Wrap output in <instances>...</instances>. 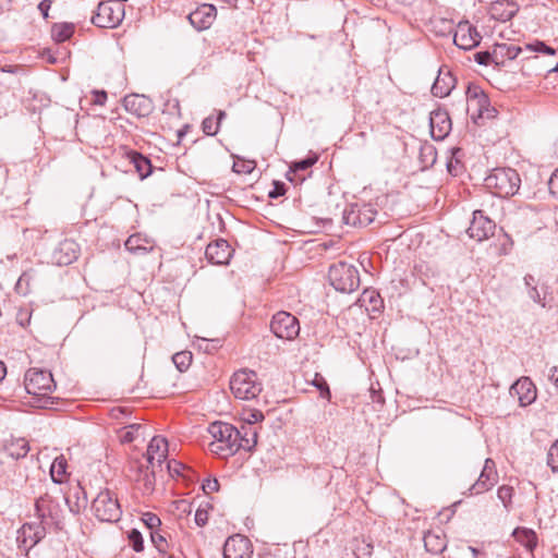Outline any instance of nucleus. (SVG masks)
<instances>
[{
	"label": "nucleus",
	"instance_id": "f257e3e1",
	"mask_svg": "<svg viewBox=\"0 0 558 558\" xmlns=\"http://www.w3.org/2000/svg\"><path fill=\"white\" fill-rule=\"evenodd\" d=\"M208 433L213 437L209 444L211 452L227 458L236 453L235 441L240 439V430L225 422H214L208 426Z\"/></svg>",
	"mask_w": 558,
	"mask_h": 558
},
{
	"label": "nucleus",
	"instance_id": "f03ea898",
	"mask_svg": "<svg viewBox=\"0 0 558 558\" xmlns=\"http://www.w3.org/2000/svg\"><path fill=\"white\" fill-rule=\"evenodd\" d=\"M521 178L512 168H495L486 178L485 186L499 197H510L518 193Z\"/></svg>",
	"mask_w": 558,
	"mask_h": 558
},
{
	"label": "nucleus",
	"instance_id": "7ed1b4c3",
	"mask_svg": "<svg viewBox=\"0 0 558 558\" xmlns=\"http://www.w3.org/2000/svg\"><path fill=\"white\" fill-rule=\"evenodd\" d=\"M329 283L339 292L352 293L361 283L357 268L345 262L332 264L328 270Z\"/></svg>",
	"mask_w": 558,
	"mask_h": 558
},
{
	"label": "nucleus",
	"instance_id": "20e7f679",
	"mask_svg": "<svg viewBox=\"0 0 558 558\" xmlns=\"http://www.w3.org/2000/svg\"><path fill=\"white\" fill-rule=\"evenodd\" d=\"M35 512L39 521L48 527L62 529L64 512L60 502L52 497L51 492H45L44 496L35 498Z\"/></svg>",
	"mask_w": 558,
	"mask_h": 558
},
{
	"label": "nucleus",
	"instance_id": "39448f33",
	"mask_svg": "<svg viewBox=\"0 0 558 558\" xmlns=\"http://www.w3.org/2000/svg\"><path fill=\"white\" fill-rule=\"evenodd\" d=\"M230 389L236 399L253 400L262 392V384L255 372L240 369L232 375Z\"/></svg>",
	"mask_w": 558,
	"mask_h": 558
},
{
	"label": "nucleus",
	"instance_id": "423d86ee",
	"mask_svg": "<svg viewBox=\"0 0 558 558\" xmlns=\"http://www.w3.org/2000/svg\"><path fill=\"white\" fill-rule=\"evenodd\" d=\"M92 510L94 515L101 522H117L122 514L118 499L109 489L98 493L92 502Z\"/></svg>",
	"mask_w": 558,
	"mask_h": 558
},
{
	"label": "nucleus",
	"instance_id": "0eeeda50",
	"mask_svg": "<svg viewBox=\"0 0 558 558\" xmlns=\"http://www.w3.org/2000/svg\"><path fill=\"white\" fill-rule=\"evenodd\" d=\"M124 17V4L113 0L99 2L92 23L100 28H114Z\"/></svg>",
	"mask_w": 558,
	"mask_h": 558
},
{
	"label": "nucleus",
	"instance_id": "6e6552de",
	"mask_svg": "<svg viewBox=\"0 0 558 558\" xmlns=\"http://www.w3.org/2000/svg\"><path fill=\"white\" fill-rule=\"evenodd\" d=\"M24 387L27 393L46 398L54 390L56 383L49 371L29 368L25 373Z\"/></svg>",
	"mask_w": 558,
	"mask_h": 558
},
{
	"label": "nucleus",
	"instance_id": "1a4fd4ad",
	"mask_svg": "<svg viewBox=\"0 0 558 558\" xmlns=\"http://www.w3.org/2000/svg\"><path fill=\"white\" fill-rule=\"evenodd\" d=\"M376 215L371 204H351L343 210L342 220L348 226L363 228L371 225Z\"/></svg>",
	"mask_w": 558,
	"mask_h": 558
},
{
	"label": "nucleus",
	"instance_id": "9d476101",
	"mask_svg": "<svg viewBox=\"0 0 558 558\" xmlns=\"http://www.w3.org/2000/svg\"><path fill=\"white\" fill-rule=\"evenodd\" d=\"M270 329L276 337L292 340L299 336L300 324L295 316L282 311L272 316Z\"/></svg>",
	"mask_w": 558,
	"mask_h": 558
},
{
	"label": "nucleus",
	"instance_id": "9b49d317",
	"mask_svg": "<svg viewBox=\"0 0 558 558\" xmlns=\"http://www.w3.org/2000/svg\"><path fill=\"white\" fill-rule=\"evenodd\" d=\"M48 529L41 521L23 524L17 535L19 547L28 554L46 536Z\"/></svg>",
	"mask_w": 558,
	"mask_h": 558
},
{
	"label": "nucleus",
	"instance_id": "f8f14e48",
	"mask_svg": "<svg viewBox=\"0 0 558 558\" xmlns=\"http://www.w3.org/2000/svg\"><path fill=\"white\" fill-rule=\"evenodd\" d=\"M468 112L474 118H490V102L484 90L477 85H469L466 89Z\"/></svg>",
	"mask_w": 558,
	"mask_h": 558
},
{
	"label": "nucleus",
	"instance_id": "ddd939ff",
	"mask_svg": "<svg viewBox=\"0 0 558 558\" xmlns=\"http://www.w3.org/2000/svg\"><path fill=\"white\" fill-rule=\"evenodd\" d=\"M495 228V222L486 217L482 210H475L468 228V234L470 238L481 242L493 235Z\"/></svg>",
	"mask_w": 558,
	"mask_h": 558
},
{
	"label": "nucleus",
	"instance_id": "4468645a",
	"mask_svg": "<svg viewBox=\"0 0 558 558\" xmlns=\"http://www.w3.org/2000/svg\"><path fill=\"white\" fill-rule=\"evenodd\" d=\"M482 36L476 27L468 21L460 22L453 36V43L457 47L471 50L480 45Z\"/></svg>",
	"mask_w": 558,
	"mask_h": 558
},
{
	"label": "nucleus",
	"instance_id": "2eb2a0df",
	"mask_svg": "<svg viewBox=\"0 0 558 558\" xmlns=\"http://www.w3.org/2000/svg\"><path fill=\"white\" fill-rule=\"evenodd\" d=\"M253 554L251 541L235 534L227 538L223 545V558H251Z\"/></svg>",
	"mask_w": 558,
	"mask_h": 558
},
{
	"label": "nucleus",
	"instance_id": "dca6fc26",
	"mask_svg": "<svg viewBox=\"0 0 558 558\" xmlns=\"http://www.w3.org/2000/svg\"><path fill=\"white\" fill-rule=\"evenodd\" d=\"M80 255V245L71 239H64L52 252V262L59 266H68L75 262Z\"/></svg>",
	"mask_w": 558,
	"mask_h": 558
},
{
	"label": "nucleus",
	"instance_id": "f3484780",
	"mask_svg": "<svg viewBox=\"0 0 558 558\" xmlns=\"http://www.w3.org/2000/svg\"><path fill=\"white\" fill-rule=\"evenodd\" d=\"M217 16L214 4L203 3L187 15L191 25L197 31H204L211 26Z\"/></svg>",
	"mask_w": 558,
	"mask_h": 558
},
{
	"label": "nucleus",
	"instance_id": "a211bd4d",
	"mask_svg": "<svg viewBox=\"0 0 558 558\" xmlns=\"http://www.w3.org/2000/svg\"><path fill=\"white\" fill-rule=\"evenodd\" d=\"M232 254L233 250L225 239L210 242L205 251L206 258L214 265H228Z\"/></svg>",
	"mask_w": 558,
	"mask_h": 558
},
{
	"label": "nucleus",
	"instance_id": "6ab92c4d",
	"mask_svg": "<svg viewBox=\"0 0 558 558\" xmlns=\"http://www.w3.org/2000/svg\"><path fill=\"white\" fill-rule=\"evenodd\" d=\"M497 482V473L495 470V462L492 459H486L483 470L477 481L471 486L472 495H478L489 490Z\"/></svg>",
	"mask_w": 558,
	"mask_h": 558
},
{
	"label": "nucleus",
	"instance_id": "aec40b11",
	"mask_svg": "<svg viewBox=\"0 0 558 558\" xmlns=\"http://www.w3.org/2000/svg\"><path fill=\"white\" fill-rule=\"evenodd\" d=\"M430 134L436 141H442L451 131V120L447 111L434 110L429 117Z\"/></svg>",
	"mask_w": 558,
	"mask_h": 558
},
{
	"label": "nucleus",
	"instance_id": "412c9836",
	"mask_svg": "<svg viewBox=\"0 0 558 558\" xmlns=\"http://www.w3.org/2000/svg\"><path fill=\"white\" fill-rule=\"evenodd\" d=\"M168 457V441L165 437L155 436L149 441L146 459L150 468L161 466Z\"/></svg>",
	"mask_w": 558,
	"mask_h": 558
},
{
	"label": "nucleus",
	"instance_id": "4be33fe9",
	"mask_svg": "<svg viewBox=\"0 0 558 558\" xmlns=\"http://www.w3.org/2000/svg\"><path fill=\"white\" fill-rule=\"evenodd\" d=\"M511 395H517L520 405L526 407L532 404L537 396L536 387L529 377L519 378L510 388Z\"/></svg>",
	"mask_w": 558,
	"mask_h": 558
},
{
	"label": "nucleus",
	"instance_id": "5701e85b",
	"mask_svg": "<svg viewBox=\"0 0 558 558\" xmlns=\"http://www.w3.org/2000/svg\"><path fill=\"white\" fill-rule=\"evenodd\" d=\"M123 106L125 110L138 118L147 117L153 110L151 100L144 95L131 94L124 97Z\"/></svg>",
	"mask_w": 558,
	"mask_h": 558
},
{
	"label": "nucleus",
	"instance_id": "b1692460",
	"mask_svg": "<svg viewBox=\"0 0 558 558\" xmlns=\"http://www.w3.org/2000/svg\"><path fill=\"white\" fill-rule=\"evenodd\" d=\"M25 483L26 492L36 497L44 496L45 492H51V488L53 487L47 478L45 471L40 468H37L33 474L27 475Z\"/></svg>",
	"mask_w": 558,
	"mask_h": 558
},
{
	"label": "nucleus",
	"instance_id": "393cba45",
	"mask_svg": "<svg viewBox=\"0 0 558 558\" xmlns=\"http://www.w3.org/2000/svg\"><path fill=\"white\" fill-rule=\"evenodd\" d=\"M519 11V5L511 0H499L490 3L489 15L499 22L510 21Z\"/></svg>",
	"mask_w": 558,
	"mask_h": 558
},
{
	"label": "nucleus",
	"instance_id": "a878e982",
	"mask_svg": "<svg viewBox=\"0 0 558 558\" xmlns=\"http://www.w3.org/2000/svg\"><path fill=\"white\" fill-rule=\"evenodd\" d=\"M456 77L447 69L440 68L438 75L432 86V94L435 97H447L456 86Z\"/></svg>",
	"mask_w": 558,
	"mask_h": 558
},
{
	"label": "nucleus",
	"instance_id": "bb28decb",
	"mask_svg": "<svg viewBox=\"0 0 558 558\" xmlns=\"http://www.w3.org/2000/svg\"><path fill=\"white\" fill-rule=\"evenodd\" d=\"M523 48L513 44H495L492 49L493 62L496 66H502L508 60H514Z\"/></svg>",
	"mask_w": 558,
	"mask_h": 558
},
{
	"label": "nucleus",
	"instance_id": "cd10ccee",
	"mask_svg": "<svg viewBox=\"0 0 558 558\" xmlns=\"http://www.w3.org/2000/svg\"><path fill=\"white\" fill-rule=\"evenodd\" d=\"M126 157L130 162L134 166L135 171L138 173L141 180L146 179L153 172V165L148 157L136 150H130L126 153Z\"/></svg>",
	"mask_w": 558,
	"mask_h": 558
},
{
	"label": "nucleus",
	"instance_id": "c85d7f7f",
	"mask_svg": "<svg viewBox=\"0 0 558 558\" xmlns=\"http://www.w3.org/2000/svg\"><path fill=\"white\" fill-rule=\"evenodd\" d=\"M29 451V444L25 438H11L3 444V452L15 460L24 458Z\"/></svg>",
	"mask_w": 558,
	"mask_h": 558
},
{
	"label": "nucleus",
	"instance_id": "c756f323",
	"mask_svg": "<svg viewBox=\"0 0 558 558\" xmlns=\"http://www.w3.org/2000/svg\"><path fill=\"white\" fill-rule=\"evenodd\" d=\"M360 306H364L369 313H379L384 307L379 293L372 289H365L357 300Z\"/></svg>",
	"mask_w": 558,
	"mask_h": 558
},
{
	"label": "nucleus",
	"instance_id": "7c9ffc66",
	"mask_svg": "<svg viewBox=\"0 0 558 558\" xmlns=\"http://www.w3.org/2000/svg\"><path fill=\"white\" fill-rule=\"evenodd\" d=\"M240 430V439L235 441L236 452L240 449L251 451L257 444V429L255 426L242 425Z\"/></svg>",
	"mask_w": 558,
	"mask_h": 558
},
{
	"label": "nucleus",
	"instance_id": "2f4dec72",
	"mask_svg": "<svg viewBox=\"0 0 558 558\" xmlns=\"http://www.w3.org/2000/svg\"><path fill=\"white\" fill-rule=\"evenodd\" d=\"M423 541L425 549L434 555L441 554L447 547L446 536L441 532L428 531Z\"/></svg>",
	"mask_w": 558,
	"mask_h": 558
},
{
	"label": "nucleus",
	"instance_id": "473e14b6",
	"mask_svg": "<svg viewBox=\"0 0 558 558\" xmlns=\"http://www.w3.org/2000/svg\"><path fill=\"white\" fill-rule=\"evenodd\" d=\"M128 251L134 254H146L154 248V242L141 234H132L124 243Z\"/></svg>",
	"mask_w": 558,
	"mask_h": 558
},
{
	"label": "nucleus",
	"instance_id": "72a5a7b5",
	"mask_svg": "<svg viewBox=\"0 0 558 558\" xmlns=\"http://www.w3.org/2000/svg\"><path fill=\"white\" fill-rule=\"evenodd\" d=\"M317 160L318 156L316 154H312L304 159L292 162L287 173V179L291 182H294L296 180L303 181L304 177H298L299 172L306 171L307 169L313 167L317 162Z\"/></svg>",
	"mask_w": 558,
	"mask_h": 558
},
{
	"label": "nucleus",
	"instance_id": "f704fd0d",
	"mask_svg": "<svg viewBox=\"0 0 558 558\" xmlns=\"http://www.w3.org/2000/svg\"><path fill=\"white\" fill-rule=\"evenodd\" d=\"M513 538L524 546L530 553H533L537 546V535L532 529L519 526L512 532Z\"/></svg>",
	"mask_w": 558,
	"mask_h": 558
},
{
	"label": "nucleus",
	"instance_id": "c9c22d12",
	"mask_svg": "<svg viewBox=\"0 0 558 558\" xmlns=\"http://www.w3.org/2000/svg\"><path fill=\"white\" fill-rule=\"evenodd\" d=\"M68 461L63 454L54 458L51 466H50V478L53 484H63L69 478V473L66 472Z\"/></svg>",
	"mask_w": 558,
	"mask_h": 558
},
{
	"label": "nucleus",
	"instance_id": "e433bc0d",
	"mask_svg": "<svg viewBox=\"0 0 558 558\" xmlns=\"http://www.w3.org/2000/svg\"><path fill=\"white\" fill-rule=\"evenodd\" d=\"M168 533L162 530L153 531L150 533V539L156 549L160 555L168 556L169 558H175L174 554L170 550L171 544L167 539Z\"/></svg>",
	"mask_w": 558,
	"mask_h": 558
},
{
	"label": "nucleus",
	"instance_id": "4c0bfd02",
	"mask_svg": "<svg viewBox=\"0 0 558 558\" xmlns=\"http://www.w3.org/2000/svg\"><path fill=\"white\" fill-rule=\"evenodd\" d=\"M156 478L155 469L147 466L145 470H141V474L137 478L138 489L143 495H150L155 489Z\"/></svg>",
	"mask_w": 558,
	"mask_h": 558
},
{
	"label": "nucleus",
	"instance_id": "58836bf2",
	"mask_svg": "<svg viewBox=\"0 0 558 558\" xmlns=\"http://www.w3.org/2000/svg\"><path fill=\"white\" fill-rule=\"evenodd\" d=\"M74 34V25L72 23H54L51 27V37L57 43L69 40Z\"/></svg>",
	"mask_w": 558,
	"mask_h": 558
},
{
	"label": "nucleus",
	"instance_id": "ea45409f",
	"mask_svg": "<svg viewBox=\"0 0 558 558\" xmlns=\"http://www.w3.org/2000/svg\"><path fill=\"white\" fill-rule=\"evenodd\" d=\"M73 496L76 498V500L74 502L71 499L72 498L71 495L65 496L64 499L69 507V510L72 513L77 514L81 512L82 509H84L86 507L87 498H86L85 492L83 490V488L81 486H77L74 489Z\"/></svg>",
	"mask_w": 558,
	"mask_h": 558
},
{
	"label": "nucleus",
	"instance_id": "a19ab883",
	"mask_svg": "<svg viewBox=\"0 0 558 558\" xmlns=\"http://www.w3.org/2000/svg\"><path fill=\"white\" fill-rule=\"evenodd\" d=\"M226 118V112L219 110L217 112V118L209 116L205 118L202 122V130L206 135L214 136L218 133L221 121Z\"/></svg>",
	"mask_w": 558,
	"mask_h": 558
},
{
	"label": "nucleus",
	"instance_id": "79ce46f5",
	"mask_svg": "<svg viewBox=\"0 0 558 558\" xmlns=\"http://www.w3.org/2000/svg\"><path fill=\"white\" fill-rule=\"evenodd\" d=\"M420 160L424 169L433 167L437 160V150L432 144H424L420 149Z\"/></svg>",
	"mask_w": 558,
	"mask_h": 558
},
{
	"label": "nucleus",
	"instance_id": "37998d69",
	"mask_svg": "<svg viewBox=\"0 0 558 558\" xmlns=\"http://www.w3.org/2000/svg\"><path fill=\"white\" fill-rule=\"evenodd\" d=\"M35 277V271L33 269L25 270L15 284V292L21 295H27L31 292V283Z\"/></svg>",
	"mask_w": 558,
	"mask_h": 558
},
{
	"label": "nucleus",
	"instance_id": "c03bdc74",
	"mask_svg": "<svg viewBox=\"0 0 558 558\" xmlns=\"http://www.w3.org/2000/svg\"><path fill=\"white\" fill-rule=\"evenodd\" d=\"M172 361L180 372H184L191 364L192 355L186 351L178 352L172 356Z\"/></svg>",
	"mask_w": 558,
	"mask_h": 558
},
{
	"label": "nucleus",
	"instance_id": "a18cd8bd",
	"mask_svg": "<svg viewBox=\"0 0 558 558\" xmlns=\"http://www.w3.org/2000/svg\"><path fill=\"white\" fill-rule=\"evenodd\" d=\"M129 544L130 546L137 553L144 550V539L141 532L136 529H133L129 533Z\"/></svg>",
	"mask_w": 558,
	"mask_h": 558
},
{
	"label": "nucleus",
	"instance_id": "49530a36",
	"mask_svg": "<svg viewBox=\"0 0 558 558\" xmlns=\"http://www.w3.org/2000/svg\"><path fill=\"white\" fill-rule=\"evenodd\" d=\"M525 49L532 52H541L548 56L556 54V49L547 46L544 41L541 40L525 45Z\"/></svg>",
	"mask_w": 558,
	"mask_h": 558
},
{
	"label": "nucleus",
	"instance_id": "de8ad7c7",
	"mask_svg": "<svg viewBox=\"0 0 558 558\" xmlns=\"http://www.w3.org/2000/svg\"><path fill=\"white\" fill-rule=\"evenodd\" d=\"M142 521L147 526V529L150 531V533L153 531L159 530V526L161 525L160 518L153 512L143 513Z\"/></svg>",
	"mask_w": 558,
	"mask_h": 558
},
{
	"label": "nucleus",
	"instance_id": "09e8293b",
	"mask_svg": "<svg viewBox=\"0 0 558 558\" xmlns=\"http://www.w3.org/2000/svg\"><path fill=\"white\" fill-rule=\"evenodd\" d=\"M497 496L504 504L505 508L509 509L513 496V488L511 486L502 485L498 488Z\"/></svg>",
	"mask_w": 558,
	"mask_h": 558
},
{
	"label": "nucleus",
	"instance_id": "8fccbe9b",
	"mask_svg": "<svg viewBox=\"0 0 558 558\" xmlns=\"http://www.w3.org/2000/svg\"><path fill=\"white\" fill-rule=\"evenodd\" d=\"M547 464L553 472L558 473V439L550 446L547 453Z\"/></svg>",
	"mask_w": 558,
	"mask_h": 558
},
{
	"label": "nucleus",
	"instance_id": "3c124183",
	"mask_svg": "<svg viewBox=\"0 0 558 558\" xmlns=\"http://www.w3.org/2000/svg\"><path fill=\"white\" fill-rule=\"evenodd\" d=\"M313 384L319 390L322 398H325V399H328V400L330 399L331 393H330V390H329V386H328V384H327V381L325 380L324 377L318 376V374H316V378H315Z\"/></svg>",
	"mask_w": 558,
	"mask_h": 558
},
{
	"label": "nucleus",
	"instance_id": "603ef678",
	"mask_svg": "<svg viewBox=\"0 0 558 558\" xmlns=\"http://www.w3.org/2000/svg\"><path fill=\"white\" fill-rule=\"evenodd\" d=\"M265 416L259 410H250L244 417L246 425L254 426V424L264 421Z\"/></svg>",
	"mask_w": 558,
	"mask_h": 558
},
{
	"label": "nucleus",
	"instance_id": "864d4df0",
	"mask_svg": "<svg viewBox=\"0 0 558 558\" xmlns=\"http://www.w3.org/2000/svg\"><path fill=\"white\" fill-rule=\"evenodd\" d=\"M474 60L481 65H490L493 62L492 50L488 51H478L474 54Z\"/></svg>",
	"mask_w": 558,
	"mask_h": 558
},
{
	"label": "nucleus",
	"instance_id": "5fc2aeb1",
	"mask_svg": "<svg viewBox=\"0 0 558 558\" xmlns=\"http://www.w3.org/2000/svg\"><path fill=\"white\" fill-rule=\"evenodd\" d=\"M548 189L550 194L558 198V168L551 173L549 178Z\"/></svg>",
	"mask_w": 558,
	"mask_h": 558
},
{
	"label": "nucleus",
	"instance_id": "6e6d98bb",
	"mask_svg": "<svg viewBox=\"0 0 558 558\" xmlns=\"http://www.w3.org/2000/svg\"><path fill=\"white\" fill-rule=\"evenodd\" d=\"M167 468L171 475H181L182 471L185 469L183 463L175 460L168 461Z\"/></svg>",
	"mask_w": 558,
	"mask_h": 558
},
{
	"label": "nucleus",
	"instance_id": "4d7b16f0",
	"mask_svg": "<svg viewBox=\"0 0 558 558\" xmlns=\"http://www.w3.org/2000/svg\"><path fill=\"white\" fill-rule=\"evenodd\" d=\"M202 486L205 494L208 495L219 489V482L217 478H207Z\"/></svg>",
	"mask_w": 558,
	"mask_h": 558
},
{
	"label": "nucleus",
	"instance_id": "13d9d810",
	"mask_svg": "<svg viewBox=\"0 0 558 558\" xmlns=\"http://www.w3.org/2000/svg\"><path fill=\"white\" fill-rule=\"evenodd\" d=\"M286 194V185L282 182H274V189L268 193L270 198H278Z\"/></svg>",
	"mask_w": 558,
	"mask_h": 558
},
{
	"label": "nucleus",
	"instance_id": "bf43d9fd",
	"mask_svg": "<svg viewBox=\"0 0 558 558\" xmlns=\"http://www.w3.org/2000/svg\"><path fill=\"white\" fill-rule=\"evenodd\" d=\"M195 523L198 526H205L208 522V511L202 508H198L195 512Z\"/></svg>",
	"mask_w": 558,
	"mask_h": 558
},
{
	"label": "nucleus",
	"instance_id": "052dcab7",
	"mask_svg": "<svg viewBox=\"0 0 558 558\" xmlns=\"http://www.w3.org/2000/svg\"><path fill=\"white\" fill-rule=\"evenodd\" d=\"M529 296L537 304H541L543 307L546 306L545 299L542 296L541 291L536 287H532V289L527 290Z\"/></svg>",
	"mask_w": 558,
	"mask_h": 558
},
{
	"label": "nucleus",
	"instance_id": "680f3d73",
	"mask_svg": "<svg viewBox=\"0 0 558 558\" xmlns=\"http://www.w3.org/2000/svg\"><path fill=\"white\" fill-rule=\"evenodd\" d=\"M140 428H141L140 425H137L136 427H135V425H131L129 427V429H126L125 432H123L121 434L122 442H132L135 439V434H134L133 429L138 430Z\"/></svg>",
	"mask_w": 558,
	"mask_h": 558
},
{
	"label": "nucleus",
	"instance_id": "e2e57ef3",
	"mask_svg": "<svg viewBox=\"0 0 558 558\" xmlns=\"http://www.w3.org/2000/svg\"><path fill=\"white\" fill-rule=\"evenodd\" d=\"M447 169L450 174L458 175L462 170V165L460 163V161L458 159H456L454 161L451 159L447 163Z\"/></svg>",
	"mask_w": 558,
	"mask_h": 558
},
{
	"label": "nucleus",
	"instance_id": "0e129e2a",
	"mask_svg": "<svg viewBox=\"0 0 558 558\" xmlns=\"http://www.w3.org/2000/svg\"><path fill=\"white\" fill-rule=\"evenodd\" d=\"M51 0H41L38 4V10L40 11L43 17L47 20L49 17V10L51 8Z\"/></svg>",
	"mask_w": 558,
	"mask_h": 558
},
{
	"label": "nucleus",
	"instance_id": "69168bd1",
	"mask_svg": "<svg viewBox=\"0 0 558 558\" xmlns=\"http://www.w3.org/2000/svg\"><path fill=\"white\" fill-rule=\"evenodd\" d=\"M524 283H525V286H526L527 290H529V289H532V287H536V286H537V284H536V280H535V278H534V276H532V275H526V276L524 277Z\"/></svg>",
	"mask_w": 558,
	"mask_h": 558
},
{
	"label": "nucleus",
	"instance_id": "338daca9",
	"mask_svg": "<svg viewBox=\"0 0 558 558\" xmlns=\"http://www.w3.org/2000/svg\"><path fill=\"white\" fill-rule=\"evenodd\" d=\"M549 379H550V381L554 383V385L556 386V388L558 390V367L551 368Z\"/></svg>",
	"mask_w": 558,
	"mask_h": 558
},
{
	"label": "nucleus",
	"instance_id": "774afa93",
	"mask_svg": "<svg viewBox=\"0 0 558 558\" xmlns=\"http://www.w3.org/2000/svg\"><path fill=\"white\" fill-rule=\"evenodd\" d=\"M107 100V93L101 90L96 93V100L95 102L98 105H104Z\"/></svg>",
	"mask_w": 558,
	"mask_h": 558
}]
</instances>
